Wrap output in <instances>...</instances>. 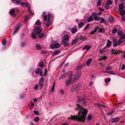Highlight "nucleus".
Instances as JSON below:
<instances>
[{
    "label": "nucleus",
    "instance_id": "obj_1",
    "mask_svg": "<svg viewBox=\"0 0 125 125\" xmlns=\"http://www.w3.org/2000/svg\"><path fill=\"white\" fill-rule=\"evenodd\" d=\"M75 110H78L80 111L78 113V115L76 116H71L68 119H71L73 120H77L78 121L80 122L84 120L85 117V115L87 114V111L86 109L84 108H83L80 104H77L76 107L75 108Z\"/></svg>",
    "mask_w": 125,
    "mask_h": 125
},
{
    "label": "nucleus",
    "instance_id": "obj_2",
    "mask_svg": "<svg viewBox=\"0 0 125 125\" xmlns=\"http://www.w3.org/2000/svg\"><path fill=\"white\" fill-rule=\"evenodd\" d=\"M60 46V44L58 43H56L54 44H51L50 45V48L52 49L54 48H59Z\"/></svg>",
    "mask_w": 125,
    "mask_h": 125
},
{
    "label": "nucleus",
    "instance_id": "obj_3",
    "mask_svg": "<svg viewBox=\"0 0 125 125\" xmlns=\"http://www.w3.org/2000/svg\"><path fill=\"white\" fill-rule=\"evenodd\" d=\"M34 31L36 34H39L42 30V28H40L39 27H36L35 28Z\"/></svg>",
    "mask_w": 125,
    "mask_h": 125
},
{
    "label": "nucleus",
    "instance_id": "obj_4",
    "mask_svg": "<svg viewBox=\"0 0 125 125\" xmlns=\"http://www.w3.org/2000/svg\"><path fill=\"white\" fill-rule=\"evenodd\" d=\"M72 75L71 74L68 80L66 82L65 85L66 86H69L71 83V80L72 79Z\"/></svg>",
    "mask_w": 125,
    "mask_h": 125
},
{
    "label": "nucleus",
    "instance_id": "obj_5",
    "mask_svg": "<svg viewBox=\"0 0 125 125\" xmlns=\"http://www.w3.org/2000/svg\"><path fill=\"white\" fill-rule=\"evenodd\" d=\"M78 101L79 103H81L85 105L86 104V102L84 99L83 98H79Z\"/></svg>",
    "mask_w": 125,
    "mask_h": 125
},
{
    "label": "nucleus",
    "instance_id": "obj_6",
    "mask_svg": "<svg viewBox=\"0 0 125 125\" xmlns=\"http://www.w3.org/2000/svg\"><path fill=\"white\" fill-rule=\"evenodd\" d=\"M78 39L81 41H86L87 40V38L86 37L83 36H79Z\"/></svg>",
    "mask_w": 125,
    "mask_h": 125
},
{
    "label": "nucleus",
    "instance_id": "obj_7",
    "mask_svg": "<svg viewBox=\"0 0 125 125\" xmlns=\"http://www.w3.org/2000/svg\"><path fill=\"white\" fill-rule=\"evenodd\" d=\"M99 26H97L94 28V29L91 32V34L93 35L99 29Z\"/></svg>",
    "mask_w": 125,
    "mask_h": 125
},
{
    "label": "nucleus",
    "instance_id": "obj_8",
    "mask_svg": "<svg viewBox=\"0 0 125 125\" xmlns=\"http://www.w3.org/2000/svg\"><path fill=\"white\" fill-rule=\"evenodd\" d=\"M20 25H18L17 26L15 29L14 31L13 32V35H15L17 32L20 29Z\"/></svg>",
    "mask_w": 125,
    "mask_h": 125
},
{
    "label": "nucleus",
    "instance_id": "obj_9",
    "mask_svg": "<svg viewBox=\"0 0 125 125\" xmlns=\"http://www.w3.org/2000/svg\"><path fill=\"white\" fill-rule=\"evenodd\" d=\"M63 45L64 47L68 46L69 45V41H62Z\"/></svg>",
    "mask_w": 125,
    "mask_h": 125
},
{
    "label": "nucleus",
    "instance_id": "obj_10",
    "mask_svg": "<svg viewBox=\"0 0 125 125\" xmlns=\"http://www.w3.org/2000/svg\"><path fill=\"white\" fill-rule=\"evenodd\" d=\"M104 7L105 9H107L109 8V0H108L106 2V3Z\"/></svg>",
    "mask_w": 125,
    "mask_h": 125
},
{
    "label": "nucleus",
    "instance_id": "obj_11",
    "mask_svg": "<svg viewBox=\"0 0 125 125\" xmlns=\"http://www.w3.org/2000/svg\"><path fill=\"white\" fill-rule=\"evenodd\" d=\"M80 75L79 73H77L75 74L73 78V81H75L79 79Z\"/></svg>",
    "mask_w": 125,
    "mask_h": 125
},
{
    "label": "nucleus",
    "instance_id": "obj_12",
    "mask_svg": "<svg viewBox=\"0 0 125 125\" xmlns=\"http://www.w3.org/2000/svg\"><path fill=\"white\" fill-rule=\"evenodd\" d=\"M119 119L118 117H116L114 118H111V120L112 122L113 123L117 122L119 121Z\"/></svg>",
    "mask_w": 125,
    "mask_h": 125
},
{
    "label": "nucleus",
    "instance_id": "obj_13",
    "mask_svg": "<svg viewBox=\"0 0 125 125\" xmlns=\"http://www.w3.org/2000/svg\"><path fill=\"white\" fill-rule=\"evenodd\" d=\"M105 47H104L103 48L100 49L99 50V53L101 54H102L104 53V52L106 51V50H105Z\"/></svg>",
    "mask_w": 125,
    "mask_h": 125
},
{
    "label": "nucleus",
    "instance_id": "obj_14",
    "mask_svg": "<svg viewBox=\"0 0 125 125\" xmlns=\"http://www.w3.org/2000/svg\"><path fill=\"white\" fill-rule=\"evenodd\" d=\"M44 78L43 77H42L40 79L39 84L42 87V83L44 82Z\"/></svg>",
    "mask_w": 125,
    "mask_h": 125
},
{
    "label": "nucleus",
    "instance_id": "obj_15",
    "mask_svg": "<svg viewBox=\"0 0 125 125\" xmlns=\"http://www.w3.org/2000/svg\"><path fill=\"white\" fill-rule=\"evenodd\" d=\"M69 37L68 35H66L64 37V39L62 41H69Z\"/></svg>",
    "mask_w": 125,
    "mask_h": 125
},
{
    "label": "nucleus",
    "instance_id": "obj_16",
    "mask_svg": "<svg viewBox=\"0 0 125 125\" xmlns=\"http://www.w3.org/2000/svg\"><path fill=\"white\" fill-rule=\"evenodd\" d=\"M68 74V73H67L66 74H62L61 75L59 79V80H60L61 79L65 77L66 76H67Z\"/></svg>",
    "mask_w": 125,
    "mask_h": 125
},
{
    "label": "nucleus",
    "instance_id": "obj_17",
    "mask_svg": "<svg viewBox=\"0 0 125 125\" xmlns=\"http://www.w3.org/2000/svg\"><path fill=\"white\" fill-rule=\"evenodd\" d=\"M46 13L45 12H44L43 14L42 15V16L43 17V18L45 21L47 20V15H45Z\"/></svg>",
    "mask_w": 125,
    "mask_h": 125
},
{
    "label": "nucleus",
    "instance_id": "obj_18",
    "mask_svg": "<svg viewBox=\"0 0 125 125\" xmlns=\"http://www.w3.org/2000/svg\"><path fill=\"white\" fill-rule=\"evenodd\" d=\"M37 34H36V33H35L33 31H32L31 33L32 38H34V39H36V35Z\"/></svg>",
    "mask_w": 125,
    "mask_h": 125
},
{
    "label": "nucleus",
    "instance_id": "obj_19",
    "mask_svg": "<svg viewBox=\"0 0 125 125\" xmlns=\"http://www.w3.org/2000/svg\"><path fill=\"white\" fill-rule=\"evenodd\" d=\"M92 61V59L91 58L89 59L86 62V64L87 65H89L91 62Z\"/></svg>",
    "mask_w": 125,
    "mask_h": 125
},
{
    "label": "nucleus",
    "instance_id": "obj_20",
    "mask_svg": "<svg viewBox=\"0 0 125 125\" xmlns=\"http://www.w3.org/2000/svg\"><path fill=\"white\" fill-rule=\"evenodd\" d=\"M41 24V22L39 19H38L35 23V24L38 26L40 25Z\"/></svg>",
    "mask_w": 125,
    "mask_h": 125
},
{
    "label": "nucleus",
    "instance_id": "obj_21",
    "mask_svg": "<svg viewBox=\"0 0 125 125\" xmlns=\"http://www.w3.org/2000/svg\"><path fill=\"white\" fill-rule=\"evenodd\" d=\"M78 41V38H77L75 40L72 41L71 42V44L72 45H74L75 43Z\"/></svg>",
    "mask_w": 125,
    "mask_h": 125
},
{
    "label": "nucleus",
    "instance_id": "obj_22",
    "mask_svg": "<svg viewBox=\"0 0 125 125\" xmlns=\"http://www.w3.org/2000/svg\"><path fill=\"white\" fill-rule=\"evenodd\" d=\"M15 12V10L14 9H12L10 10L9 11V13L11 15H14V12Z\"/></svg>",
    "mask_w": 125,
    "mask_h": 125
},
{
    "label": "nucleus",
    "instance_id": "obj_23",
    "mask_svg": "<svg viewBox=\"0 0 125 125\" xmlns=\"http://www.w3.org/2000/svg\"><path fill=\"white\" fill-rule=\"evenodd\" d=\"M72 32L73 34L75 33L77 31V30L76 28H72L71 29Z\"/></svg>",
    "mask_w": 125,
    "mask_h": 125
},
{
    "label": "nucleus",
    "instance_id": "obj_24",
    "mask_svg": "<svg viewBox=\"0 0 125 125\" xmlns=\"http://www.w3.org/2000/svg\"><path fill=\"white\" fill-rule=\"evenodd\" d=\"M84 25V23L82 22H81L79 24L78 27L79 28H81Z\"/></svg>",
    "mask_w": 125,
    "mask_h": 125
},
{
    "label": "nucleus",
    "instance_id": "obj_25",
    "mask_svg": "<svg viewBox=\"0 0 125 125\" xmlns=\"http://www.w3.org/2000/svg\"><path fill=\"white\" fill-rule=\"evenodd\" d=\"M104 31V28L100 27L99 28V30L98 31L99 33H102Z\"/></svg>",
    "mask_w": 125,
    "mask_h": 125
},
{
    "label": "nucleus",
    "instance_id": "obj_26",
    "mask_svg": "<svg viewBox=\"0 0 125 125\" xmlns=\"http://www.w3.org/2000/svg\"><path fill=\"white\" fill-rule=\"evenodd\" d=\"M21 5L22 6H27L28 5V4L26 2H21Z\"/></svg>",
    "mask_w": 125,
    "mask_h": 125
},
{
    "label": "nucleus",
    "instance_id": "obj_27",
    "mask_svg": "<svg viewBox=\"0 0 125 125\" xmlns=\"http://www.w3.org/2000/svg\"><path fill=\"white\" fill-rule=\"evenodd\" d=\"M41 71V70L39 68H37L36 70L35 73L37 74H38Z\"/></svg>",
    "mask_w": 125,
    "mask_h": 125
},
{
    "label": "nucleus",
    "instance_id": "obj_28",
    "mask_svg": "<svg viewBox=\"0 0 125 125\" xmlns=\"http://www.w3.org/2000/svg\"><path fill=\"white\" fill-rule=\"evenodd\" d=\"M93 20V18L92 16L89 17L87 20V21L88 22H90L92 21Z\"/></svg>",
    "mask_w": 125,
    "mask_h": 125
},
{
    "label": "nucleus",
    "instance_id": "obj_29",
    "mask_svg": "<svg viewBox=\"0 0 125 125\" xmlns=\"http://www.w3.org/2000/svg\"><path fill=\"white\" fill-rule=\"evenodd\" d=\"M60 52V51L57 50L53 52V55H56L59 54Z\"/></svg>",
    "mask_w": 125,
    "mask_h": 125
},
{
    "label": "nucleus",
    "instance_id": "obj_30",
    "mask_svg": "<svg viewBox=\"0 0 125 125\" xmlns=\"http://www.w3.org/2000/svg\"><path fill=\"white\" fill-rule=\"evenodd\" d=\"M36 47L38 50H40L42 49V47L39 44H36Z\"/></svg>",
    "mask_w": 125,
    "mask_h": 125
},
{
    "label": "nucleus",
    "instance_id": "obj_31",
    "mask_svg": "<svg viewBox=\"0 0 125 125\" xmlns=\"http://www.w3.org/2000/svg\"><path fill=\"white\" fill-rule=\"evenodd\" d=\"M44 34L43 33H41L40 34L39 36V37L40 38H43L44 36Z\"/></svg>",
    "mask_w": 125,
    "mask_h": 125
},
{
    "label": "nucleus",
    "instance_id": "obj_32",
    "mask_svg": "<svg viewBox=\"0 0 125 125\" xmlns=\"http://www.w3.org/2000/svg\"><path fill=\"white\" fill-rule=\"evenodd\" d=\"M39 66L41 67H42L44 66V64L43 62H41L39 64Z\"/></svg>",
    "mask_w": 125,
    "mask_h": 125
},
{
    "label": "nucleus",
    "instance_id": "obj_33",
    "mask_svg": "<svg viewBox=\"0 0 125 125\" xmlns=\"http://www.w3.org/2000/svg\"><path fill=\"white\" fill-rule=\"evenodd\" d=\"M117 43L119 45H120L121 44L122 42V40L121 39H119L117 41Z\"/></svg>",
    "mask_w": 125,
    "mask_h": 125
},
{
    "label": "nucleus",
    "instance_id": "obj_34",
    "mask_svg": "<svg viewBox=\"0 0 125 125\" xmlns=\"http://www.w3.org/2000/svg\"><path fill=\"white\" fill-rule=\"evenodd\" d=\"M77 86H73V88L72 90V92L74 91L75 90H77Z\"/></svg>",
    "mask_w": 125,
    "mask_h": 125
},
{
    "label": "nucleus",
    "instance_id": "obj_35",
    "mask_svg": "<svg viewBox=\"0 0 125 125\" xmlns=\"http://www.w3.org/2000/svg\"><path fill=\"white\" fill-rule=\"evenodd\" d=\"M117 46V43L116 42V41H114V42L113 43V46L114 47H116Z\"/></svg>",
    "mask_w": 125,
    "mask_h": 125
},
{
    "label": "nucleus",
    "instance_id": "obj_36",
    "mask_svg": "<svg viewBox=\"0 0 125 125\" xmlns=\"http://www.w3.org/2000/svg\"><path fill=\"white\" fill-rule=\"evenodd\" d=\"M120 13L122 15H124L125 14V11L123 10H122L120 11Z\"/></svg>",
    "mask_w": 125,
    "mask_h": 125
},
{
    "label": "nucleus",
    "instance_id": "obj_37",
    "mask_svg": "<svg viewBox=\"0 0 125 125\" xmlns=\"http://www.w3.org/2000/svg\"><path fill=\"white\" fill-rule=\"evenodd\" d=\"M117 31V30L116 28H114L112 31V32L113 33H115Z\"/></svg>",
    "mask_w": 125,
    "mask_h": 125
},
{
    "label": "nucleus",
    "instance_id": "obj_38",
    "mask_svg": "<svg viewBox=\"0 0 125 125\" xmlns=\"http://www.w3.org/2000/svg\"><path fill=\"white\" fill-rule=\"evenodd\" d=\"M105 82L106 83V85H107L108 84V83L109 82V78L106 79L105 81Z\"/></svg>",
    "mask_w": 125,
    "mask_h": 125
},
{
    "label": "nucleus",
    "instance_id": "obj_39",
    "mask_svg": "<svg viewBox=\"0 0 125 125\" xmlns=\"http://www.w3.org/2000/svg\"><path fill=\"white\" fill-rule=\"evenodd\" d=\"M119 7L120 9H123L124 8V6L122 4H120L119 6Z\"/></svg>",
    "mask_w": 125,
    "mask_h": 125
},
{
    "label": "nucleus",
    "instance_id": "obj_40",
    "mask_svg": "<svg viewBox=\"0 0 125 125\" xmlns=\"http://www.w3.org/2000/svg\"><path fill=\"white\" fill-rule=\"evenodd\" d=\"M123 33L122 31L121 30H119L118 31L117 33V34L119 36H120Z\"/></svg>",
    "mask_w": 125,
    "mask_h": 125
},
{
    "label": "nucleus",
    "instance_id": "obj_41",
    "mask_svg": "<svg viewBox=\"0 0 125 125\" xmlns=\"http://www.w3.org/2000/svg\"><path fill=\"white\" fill-rule=\"evenodd\" d=\"M39 120V118L38 117H36L34 119V121L35 122H38Z\"/></svg>",
    "mask_w": 125,
    "mask_h": 125
},
{
    "label": "nucleus",
    "instance_id": "obj_42",
    "mask_svg": "<svg viewBox=\"0 0 125 125\" xmlns=\"http://www.w3.org/2000/svg\"><path fill=\"white\" fill-rule=\"evenodd\" d=\"M7 43V41L5 39H4L2 42V44L3 45H6Z\"/></svg>",
    "mask_w": 125,
    "mask_h": 125
},
{
    "label": "nucleus",
    "instance_id": "obj_43",
    "mask_svg": "<svg viewBox=\"0 0 125 125\" xmlns=\"http://www.w3.org/2000/svg\"><path fill=\"white\" fill-rule=\"evenodd\" d=\"M55 82H54V83L52 86V92H53L54 91V87H55Z\"/></svg>",
    "mask_w": 125,
    "mask_h": 125
},
{
    "label": "nucleus",
    "instance_id": "obj_44",
    "mask_svg": "<svg viewBox=\"0 0 125 125\" xmlns=\"http://www.w3.org/2000/svg\"><path fill=\"white\" fill-rule=\"evenodd\" d=\"M48 21H50V18L51 17V15L50 13H48Z\"/></svg>",
    "mask_w": 125,
    "mask_h": 125
},
{
    "label": "nucleus",
    "instance_id": "obj_45",
    "mask_svg": "<svg viewBox=\"0 0 125 125\" xmlns=\"http://www.w3.org/2000/svg\"><path fill=\"white\" fill-rule=\"evenodd\" d=\"M101 3V2L100 0H98L96 3V5L97 6H100Z\"/></svg>",
    "mask_w": 125,
    "mask_h": 125
},
{
    "label": "nucleus",
    "instance_id": "obj_46",
    "mask_svg": "<svg viewBox=\"0 0 125 125\" xmlns=\"http://www.w3.org/2000/svg\"><path fill=\"white\" fill-rule=\"evenodd\" d=\"M94 19L96 21H98L100 20V18L99 16H95L94 17Z\"/></svg>",
    "mask_w": 125,
    "mask_h": 125
},
{
    "label": "nucleus",
    "instance_id": "obj_47",
    "mask_svg": "<svg viewBox=\"0 0 125 125\" xmlns=\"http://www.w3.org/2000/svg\"><path fill=\"white\" fill-rule=\"evenodd\" d=\"M90 24H88L85 27L84 29L85 30H86L87 29L89 28L90 26Z\"/></svg>",
    "mask_w": 125,
    "mask_h": 125
},
{
    "label": "nucleus",
    "instance_id": "obj_48",
    "mask_svg": "<svg viewBox=\"0 0 125 125\" xmlns=\"http://www.w3.org/2000/svg\"><path fill=\"white\" fill-rule=\"evenodd\" d=\"M25 45L26 43L25 42H21V47H23L25 46Z\"/></svg>",
    "mask_w": 125,
    "mask_h": 125
},
{
    "label": "nucleus",
    "instance_id": "obj_49",
    "mask_svg": "<svg viewBox=\"0 0 125 125\" xmlns=\"http://www.w3.org/2000/svg\"><path fill=\"white\" fill-rule=\"evenodd\" d=\"M121 35L120 38L121 39H124L125 38V34H123Z\"/></svg>",
    "mask_w": 125,
    "mask_h": 125
},
{
    "label": "nucleus",
    "instance_id": "obj_50",
    "mask_svg": "<svg viewBox=\"0 0 125 125\" xmlns=\"http://www.w3.org/2000/svg\"><path fill=\"white\" fill-rule=\"evenodd\" d=\"M86 49L87 50H89L90 48H91V46L87 45L85 46Z\"/></svg>",
    "mask_w": 125,
    "mask_h": 125
},
{
    "label": "nucleus",
    "instance_id": "obj_51",
    "mask_svg": "<svg viewBox=\"0 0 125 125\" xmlns=\"http://www.w3.org/2000/svg\"><path fill=\"white\" fill-rule=\"evenodd\" d=\"M116 50L115 49H113L112 50L111 54L112 55L114 54Z\"/></svg>",
    "mask_w": 125,
    "mask_h": 125
},
{
    "label": "nucleus",
    "instance_id": "obj_52",
    "mask_svg": "<svg viewBox=\"0 0 125 125\" xmlns=\"http://www.w3.org/2000/svg\"><path fill=\"white\" fill-rule=\"evenodd\" d=\"M105 21L104 19L102 18H101L100 22L101 23L104 22Z\"/></svg>",
    "mask_w": 125,
    "mask_h": 125
},
{
    "label": "nucleus",
    "instance_id": "obj_53",
    "mask_svg": "<svg viewBox=\"0 0 125 125\" xmlns=\"http://www.w3.org/2000/svg\"><path fill=\"white\" fill-rule=\"evenodd\" d=\"M51 24V22L50 21H49L48 22L47 24H46V27H48V26L50 25Z\"/></svg>",
    "mask_w": 125,
    "mask_h": 125
},
{
    "label": "nucleus",
    "instance_id": "obj_54",
    "mask_svg": "<svg viewBox=\"0 0 125 125\" xmlns=\"http://www.w3.org/2000/svg\"><path fill=\"white\" fill-rule=\"evenodd\" d=\"M33 113L36 115H39V113L38 111H36L35 110L33 111Z\"/></svg>",
    "mask_w": 125,
    "mask_h": 125
},
{
    "label": "nucleus",
    "instance_id": "obj_55",
    "mask_svg": "<svg viewBox=\"0 0 125 125\" xmlns=\"http://www.w3.org/2000/svg\"><path fill=\"white\" fill-rule=\"evenodd\" d=\"M21 0H17L16 1V3L18 4H21Z\"/></svg>",
    "mask_w": 125,
    "mask_h": 125
},
{
    "label": "nucleus",
    "instance_id": "obj_56",
    "mask_svg": "<svg viewBox=\"0 0 125 125\" xmlns=\"http://www.w3.org/2000/svg\"><path fill=\"white\" fill-rule=\"evenodd\" d=\"M92 118V116L90 115H88V119L89 120H91Z\"/></svg>",
    "mask_w": 125,
    "mask_h": 125
},
{
    "label": "nucleus",
    "instance_id": "obj_57",
    "mask_svg": "<svg viewBox=\"0 0 125 125\" xmlns=\"http://www.w3.org/2000/svg\"><path fill=\"white\" fill-rule=\"evenodd\" d=\"M29 17L28 16H26L25 18L24 21L25 22H26L27 20L29 19Z\"/></svg>",
    "mask_w": 125,
    "mask_h": 125
},
{
    "label": "nucleus",
    "instance_id": "obj_58",
    "mask_svg": "<svg viewBox=\"0 0 125 125\" xmlns=\"http://www.w3.org/2000/svg\"><path fill=\"white\" fill-rule=\"evenodd\" d=\"M120 52L119 51L116 50L115 54L116 55V54H119Z\"/></svg>",
    "mask_w": 125,
    "mask_h": 125
},
{
    "label": "nucleus",
    "instance_id": "obj_59",
    "mask_svg": "<svg viewBox=\"0 0 125 125\" xmlns=\"http://www.w3.org/2000/svg\"><path fill=\"white\" fill-rule=\"evenodd\" d=\"M113 20V18L111 16H110V22H112Z\"/></svg>",
    "mask_w": 125,
    "mask_h": 125
},
{
    "label": "nucleus",
    "instance_id": "obj_60",
    "mask_svg": "<svg viewBox=\"0 0 125 125\" xmlns=\"http://www.w3.org/2000/svg\"><path fill=\"white\" fill-rule=\"evenodd\" d=\"M38 88V84L36 85L34 87V89L35 90H37Z\"/></svg>",
    "mask_w": 125,
    "mask_h": 125
},
{
    "label": "nucleus",
    "instance_id": "obj_61",
    "mask_svg": "<svg viewBox=\"0 0 125 125\" xmlns=\"http://www.w3.org/2000/svg\"><path fill=\"white\" fill-rule=\"evenodd\" d=\"M102 59L103 60H104L106 59V57L105 56H104L102 57Z\"/></svg>",
    "mask_w": 125,
    "mask_h": 125
},
{
    "label": "nucleus",
    "instance_id": "obj_62",
    "mask_svg": "<svg viewBox=\"0 0 125 125\" xmlns=\"http://www.w3.org/2000/svg\"><path fill=\"white\" fill-rule=\"evenodd\" d=\"M125 69V65L124 64H123L122 67V69L123 70Z\"/></svg>",
    "mask_w": 125,
    "mask_h": 125
},
{
    "label": "nucleus",
    "instance_id": "obj_63",
    "mask_svg": "<svg viewBox=\"0 0 125 125\" xmlns=\"http://www.w3.org/2000/svg\"><path fill=\"white\" fill-rule=\"evenodd\" d=\"M99 10L100 11H104V9H102L101 8V7H99Z\"/></svg>",
    "mask_w": 125,
    "mask_h": 125
},
{
    "label": "nucleus",
    "instance_id": "obj_64",
    "mask_svg": "<svg viewBox=\"0 0 125 125\" xmlns=\"http://www.w3.org/2000/svg\"><path fill=\"white\" fill-rule=\"evenodd\" d=\"M108 42L106 44V45L107 47L109 46V40H108Z\"/></svg>",
    "mask_w": 125,
    "mask_h": 125
}]
</instances>
